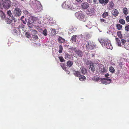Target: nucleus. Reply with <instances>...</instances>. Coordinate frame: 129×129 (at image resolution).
<instances>
[{"label":"nucleus","mask_w":129,"mask_h":129,"mask_svg":"<svg viewBox=\"0 0 129 129\" xmlns=\"http://www.w3.org/2000/svg\"><path fill=\"white\" fill-rule=\"evenodd\" d=\"M98 40L103 47H105L108 49H112V47L110 42V40L105 38H99Z\"/></svg>","instance_id":"1"},{"label":"nucleus","mask_w":129,"mask_h":129,"mask_svg":"<svg viewBox=\"0 0 129 129\" xmlns=\"http://www.w3.org/2000/svg\"><path fill=\"white\" fill-rule=\"evenodd\" d=\"M95 47V45L91 41H89L86 45V48L87 50H92Z\"/></svg>","instance_id":"2"},{"label":"nucleus","mask_w":129,"mask_h":129,"mask_svg":"<svg viewBox=\"0 0 129 129\" xmlns=\"http://www.w3.org/2000/svg\"><path fill=\"white\" fill-rule=\"evenodd\" d=\"M75 15L78 19L82 21H84L85 18V15L81 11L76 12L75 13Z\"/></svg>","instance_id":"3"},{"label":"nucleus","mask_w":129,"mask_h":129,"mask_svg":"<svg viewBox=\"0 0 129 129\" xmlns=\"http://www.w3.org/2000/svg\"><path fill=\"white\" fill-rule=\"evenodd\" d=\"M11 2L10 0H5L3 3L4 7L5 9H8L11 6Z\"/></svg>","instance_id":"4"},{"label":"nucleus","mask_w":129,"mask_h":129,"mask_svg":"<svg viewBox=\"0 0 129 129\" xmlns=\"http://www.w3.org/2000/svg\"><path fill=\"white\" fill-rule=\"evenodd\" d=\"M14 14L16 16H19L21 14V11L18 8H15L14 11Z\"/></svg>","instance_id":"5"},{"label":"nucleus","mask_w":129,"mask_h":129,"mask_svg":"<svg viewBox=\"0 0 129 129\" xmlns=\"http://www.w3.org/2000/svg\"><path fill=\"white\" fill-rule=\"evenodd\" d=\"M95 10L94 8H90L88 9L87 14L88 15L92 16L95 12Z\"/></svg>","instance_id":"6"},{"label":"nucleus","mask_w":129,"mask_h":129,"mask_svg":"<svg viewBox=\"0 0 129 129\" xmlns=\"http://www.w3.org/2000/svg\"><path fill=\"white\" fill-rule=\"evenodd\" d=\"M31 19L34 21L33 22L37 25L39 26L40 25L41 22L38 19V18L33 16L31 17Z\"/></svg>","instance_id":"7"},{"label":"nucleus","mask_w":129,"mask_h":129,"mask_svg":"<svg viewBox=\"0 0 129 129\" xmlns=\"http://www.w3.org/2000/svg\"><path fill=\"white\" fill-rule=\"evenodd\" d=\"M89 4L87 2H84L81 5V8L84 9H86L89 7Z\"/></svg>","instance_id":"8"},{"label":"nucleus","mask_w":129,"mask_h":129,"mask_svg":"<svg viewBox=\"0 0 129 129\" xmlns=\"http://www.w3.org/2000/svg\"><path fill=\"white\" fill-rule=\"evenodd\" d=\"M78 39V35H77L73 36L71 37V39L73 42H77V40Z\"/></svg>","instance_id":"9"},{"label":"nucleus","mask_w":129,"mask_h":129,"mask_svg":"<svg viewBox=\"0 0 129 129\" xmlns=\"http://www.w3.org/2000/svg\"><path fill=\"white\" fill-rule=\"evenodd\" d=\"M112 15L115 17L117 16L119 14L118 11L116 9L113 10L112 12Z\"/></svg>","instance_id":"10"},{"label":"nucleus","mask_w":129,"mask_h":129,"mask_svg":"<svg viewBox=\"0 0 129 129\" xmlns=\"http://www.w3.org/2000/svg\"><path fill=\"white\" fill-rule=\"evenodd\" d=\"M80 70L82 74L84 75L86 74L87 72V69L84 68H80Z\"/></svg>","instance_id":"11"},{"label":"nucleus","mask_w":129,"mask_h":129,"mask_svg":"<svg viewBox=\"0 0 129 129\" xmlns=\"http://www.w3.org/2000/svg\"><path fill=\"white\" fill-rule=\"evenodd\" d=\"M0 16L2 20H4L6 18L5 14L1 10H0Z\"/></svg>","instance_id":"12"},{"label":"nucleus","mask_w":129,"mask_h":129,"mask_svg":"<svg viewBox=\"0 0 129 129\" xmlns=\"http://www.w3.org/2000/svg\"><path fill=\"white\" fill-rule=\"evenodd\" d=\"M94 64L92 63L90 64L89 66V69L91 70V71L93 72L94 71H95V68L94 66Z\"/></svg>","instance_id":"13"},{"label":"nucleus","mask_w":129,"mask_h":129,"mask_svg":"<svg viewBox=\"0 0 129 129\" xmlns=\"http://www.w3.org/2000/svg\"><path fill=\"white\" fill-rule=\"evenodd\" d=\"M75 52L80 57H82L83 55L82 52L79 50H77V49Z\"/></svg>","instance_id":"14"},{"label":"nucleus","mask_w":129,"mask_h":129,"mask_svg":"<svg viewBox=\"0 0 129 129\" xmlns=\"http://www.w3.org/2000/svg\"><path fill=\"white\" fill-rule=\"evenodd\" d=\"M68 2H64L62 5V7L63 8L65 9H67L68 6Z\"/></svg>","instance_id":"15"},{"label":"nucleus","mask_w":129,"mask_h":129,"mask_svg":"<svg viewBox=\"0 0 129 129\" xmlns=\"http://www.w3.org/2000/svg\"><path fill=\"white\" fill-rule=\"evenodd\" d=\"M14 33L15 35H17L18 34H19L20 33V31L18 28H16L15 29L13 30Z\"/></svg>","instance_id":"16"},{"label":"nucleus","mask_w":129,"mask_h":129,"mask_svg":"<svg viewBox=\"0 0 129 129\" xmlns=\"http://www.w3.org/2000/svg\"><path fill=\"white\" fill-rule=\"evenodd\" d=\"M58 42L60 43H63L65 42V40L61 37H59L58 40Z\"/></svg>","instance_id":"17"},{"label":"nucleus","mask_w":129,"mask_h":129,"mask_svg":"<svg viewBox=\"0 0 129 129\" xmlns=\"http://www.w3.org/2000/svg\"><path fill=\"white\" fill-rule=\"evenodd\" d=\"M6 22L8 24H10L12 22V20L8 18H5Z\"/></svg>","instance_id":"18"},{"label":"nucleus","mask_w":129,"mask_h":129,"mask_svg":"<svg viewBox=\"0 0 129 129\" xmlns=\"http://www.w3.org/2000/svg\"><path fill=\"white\" fill-rule=\"evenodd\" d=\"M67 64L68 67H71L73 65V63L71 60H69L67 62Z\"/></svg>","instance_id":"19"},{"label":"nucleus","mask_w":129,"mask_h":129,"mask_svg":"<svg viewBox=\"0 0 129 129\" xmlns=\"http://www.w3.org/2000/svg\"><path fill=\"white\" fill-rule=\"evenodd\" d=\"M79 77V79L80 81H83L85 80L86 79V77L84 76L81 75Z\"/></svg>","instance_id":"20"},{"label":"nucleus","mask_w":129,"mask_h":129,"mask_svg":"<svg viewBox=\"0 0 129 129\" xmlns=\"http://www.w3.org/2000/svg\"><path fill=\"white\" fill-rule=\"evenodd\" d=\"M116 40L118 45L119 46H121V45L120 41L119 39L118 38H116Z\"/></svg>","instance_id":"21"},{"label":"nucleus","mask_w":129,"mask_h":129,"mask_svg":"<svg viewBox=\"0 0 129 129\" xmlns=\"http://www.w3.org/2000/svg\"><path fill=\"white\" fill-rule=\"evenodd\" d=\"M33 41L36 42L37 41L38 39V36L36 35H34L33 36Z\"/></svg>","instance_id":"22"},{"label":"nucleus","mask_w":129,"mask_h":129,"mask_svg":"<svg viewBox=\"0 0 129 129\" xmlns=\"http://www.w3.org/2000/svg\"><path fill=\"white\" fill-rule=\"evenodd\" d=\"M100 78L96 77H93L92 78V80L97 82L100 80Z\"/></svg>","instance_id":"23"},{"label":"nucleus","mask_w":129,"mask_h":129,"mask_svg":"<svg viewBox=\"0 0 129 129\" xmlns=\"http://www.w3.org/2000/svg\"><path fill=\"white\" fill-rule=\"evenodd\" d=\"M116 27L117 28V29L118 30H120L122 29V26L119 24H117L116 25Z\"/></svg>","instance_id":"24"},{"label":"nucleus","mask_w":129,"mask_h":129,"mask_svg":"<svg viewBox=\"0 0 129 129\" xmlns=\"http://www.w3.org/2000/svg\"><path fill=\"white\" fill-rule=\"evenodd\" d=\"M109 70L110 72H112L113 73H115V70L113 67H110L109 68Z\"/></svg>","instance_id":"25"},{"label":"nucleus","mask_w":129,"mask_h":129,"mask_svg":"<svg viewBox=\"0 0 129 129\" xmlns=\"http://www.w3.org/2000/svg\"><path fill=\"white\" fill-rule=\"evenodd\" d=\"M51 36H53L55 35L56 34V31L55 29H53L51 31Z\"/></svg>","instance_id":"26"},{"label":"nucleus","mask_w":129,"mask_h":129,"mask_svg":"<svg viewBox=\"0 0 129 129\" xmlns=\"http://www.w3.org/2000/svg\"><path fill=\"white\" fill-rule=\"evenodd\" d=\"M74 74L77 77H78L81 75V73L79 71H75V73H74Z\"/></svg>","instance_id":"27"},{"label":"nucleus","mask_w":129,"mask_h":129,"mask_svg":"<svg viewBox=\"0 0 129 129\" xmlns=\"http://www.w3.org/2000/svg\"><path fill=\"white\" fill-rule=\"evenodd\" d=\"M108 15V12H105L103 13L102 15V16L103 18H105Z\"/></svg>","instance_id":"28"},{"label":"nucleus","mask_w":129,"mask_h":129,"mask_svg":"<svg viewBox=\"0 0 129 129\" xmlns=\"http://www.w3.org/2000/svg\"><path fill=\"white\" fill-rule=\"evenodd\" d=\"M119 22L122 25H124L125 24V21L122 19L119 20Z\"/></svg>","instance_id":"29"},{"label":"nucleus","mask_w":129,"mask_h":129,"mask_svg":"<svg viewBox=\"0 0 129 129\" xmlns=\"http://www.w3.org/2000/svg\"><path fill=\"white\" fill-rule=\"evenodd\" d=\"M109 9H112L114 5V4L113 2H110V3L109 4Z\"/></svg>","instance_id":"30"},{"label":"nucleus","mask_w":129,"mask_h":129,"mask_svg":"<svg viewBox=\"0 0 129 129\" xmlns=\"http://www.w3.org/2000/svg\"><path fill=\"white\" fill-rule=\"evenodd\" d=\"M123 12L124 14L126 15L127 14V11H128V10L126 8H124L123 9Z\"/></svg>","instance_id":"31"},{"label":"nucleus","mask_w":129,"mask_h":129,"mask_svg":"<svg viewBox=\"0 0 129 129\" xmlns=\"http://www.w3.org/2000/svg\"><path fill=\"white\" fill-rule=\"evenodd\" d=\"M60 66L64 70H65L66 69L67 67L65 66L64 63H61L60 64Z\"/></svg>","instance_id":"32"},{"label":"nucleus","mask_w":129,"mask_h":129,"mask_svg":"<svg viewBox=\"0 0 129 129\" xmlns=\"http://www.w3.org/2000/svg\"><path fill=\"white\" fill-rule=\"evenodd\" d=\"M59 50L58 51L59 53H61L62 52L63 50V48L62 46L61 45H60L59 46Z\"/></svg>","instance_id":"33"},{"label":"nucleus","mask_w":129,"mask_h":129,"mask_svg":"<svg viewBox=\"0 0 129 129\" xmlns=\"http://www.w3.org/2000/svg\"><path fill=\"white\" fill-rule=\"evenodd\" d=\"M101 72L103 73H105L106 72V70L105 68L103 67L101 68Z\"/></svg>","instance_id":"34"},{"label":"nucleus","mask_w":129,"mask_h":129,"mask_svg":"<svg viewBox=\"0 0 129 129\" xmlns=\"http://www.w3.org/2000/svg\"><path fill=\"white\" fill-rule=\"evenodd\" d=\"M117 35L118 37L120 38H122V35L121 34L120 31H118L117 32Z\"/></svg>","instance_id":"35"},{"label":"nucleus","mask_w":129,"mask_h":129,"mask_svg":"<svg viewBox=\"0 0 129 129\" xmlns=\"http://www.w3.org/2000/svg\"><path fill=\"white\" fill-rule=\"evenodd\" d=\"M7 14L10 17H11L12 15L11 11L10 10L7 11Z\"/></svg>","instance_id":"36"},{"label":"nucleus","mask_w":129,"mask_h":129,"mask_svg":"<svg viewBox=\"0 0 129 129\" xmlns=\"http://www.w3.org/2000/svg\"><path fill=\"white\" fill-rule=\"evenodd\" d=\"M124 47L127 50H129V44H125L124 45Z\"/></svg>","instance_id":"37"},{"label":"nucleus","mask_w":129,"mask_h":129,"mask_svg":"<svg viewBox=\"0 0 129 129\" xmlns=\"http://www.w3.org/2000/svg\"><path fill=\"white\" fill-rule=\"evenodd\" d=\"M58 58L60 59V62H63L65 61L64 59L62 56H59Z\"/></svg>","instance_id":"38"},{"label":"nucleus","mask_w":129,"mask_h":129,"mask_svg":"<svg viewBox=\"0 0 129 129\" xmlns=\"http://www.w3.org/2000/svg\"><path fill=\"white\" fill-rule=\"evenodd\" d=\"M47 31L46 29H45L43 31V34L45 36H46L47 35Z\"/></svg>","instance_id":"39"},{"label":"nucleus","mask_w":129,"mask_h":129,"mask_svg":"<svg viewBox=\"0 0 129 129\" xmlns=\"http://www.w3.org/2000/svg\"><path fill=\"white\" fill-rule=\"evenodd\" d=\"M25 35L26 37L27 38H29L30 37V34L28 32L25 33Z\"/></svg>","instance_id":"40"},{"label":"nucleus","mask_w":129,"mask_h":129,"mask_svg":"<svg viewBox=\"0 0 129 129\" xmlns=\"http://www.w3.org/2000/svg\"><path fill=\"white\" fill-rule=\"evenodd\" d=\"M27 25L28 27L30 28H32L33 27V24L29 22H27Z\"/></svg>","instance_id":"41"},{"label":"nucleus","mask_w":129,"mask_h":129,"mask_svg":"<svg viewBox=\"0 0 129 129\" xmlns=\"http://www.w3.org/2000/svg\"><path fill=\"white\" fill-rule=\"evenodd\" d=\"M125 30L127 31H129V25H126L125 27Z\"/></svg>","instance_id":"42"},{"label":"nucleus","mask_w":129,"mask_h":129,"mask_svg":"<svg viewBox=\"0 0 129 129\" xmlns=\"http://www.w3.org/2000/svg\"><path fill=\"white\" fill-rule=\"evenodd\" d=\"M105 80L104 82V84H106V81H109L110 82L111 81V79H105Z\"/></svg>","instance_id":"43"},{"label":"nucleus","mask_w":129,"mask_h":129,"mask_svg":"<svg viewBox=\"0 0 129 129\" xmlns=\"http://www.w3.org/2000/svg\"><path fill=\"white\" fill-rule=\"evenodd\" d=\"M100 20L101 22H104L106 23H107V22L106 21L105 19H100Z\"/></svg>","instance_id":"44"},{"label":"nucleus","mask_w":129,"mask_h":129,"mask_svg":"<svg viewBox=\"0 0 129 129\" xmlns=\"http://www.w3.org/2000/svg\"><path fill=\"white\" fill-rule=\"evenodd\" d=\"M121 41L122 44L124 45L126 42V40L124 39H121Z\"/></svg>","instance_id":"45"},{"label":"nucleus","mask_w":129,"mask_h":129,"mask_svg":"<svg viewBox=\"0 0 129 129\" xmlns=\"http://www.w3.org/2000/svg\"><path fill=\"white\" fill-rule=\"evenodd\" d=\"M99 1L100 3L102 4H104L105 5L106 4H105L104 0H99Z\"/></svg>","instance_id":"46"},{"label":"nucleus","mask_w":129,"mask_h":129,"mask_svg":"<svg viewBox=\"0 0 129 129\" xmlns=\"http://www.w3.org/2000/svg\"><path fill=\"white\" fill-rule=\"evenodd\" d=\"M70 4V2H68V8L70 9H72V6H71Z\"/></svg>","instance_id":"47"},{"label":"nucleus","mask_w":129,"mask_h":129,"mask_svg":"<svg viewBox=\"0 0 129 129\" xmlns=\"http://www.w3.org/2000/svg\"><path fill=\"white\" fill-rule=\"evenodd\" d=\"M70 49L71 50L74 51L75 52L76 51L77 49L76 48H73V47H71L70 48Z\"/></svg>","instance_id":"48"},{"label":"nucleus","mask_w":129,"mask_h":129,"mask_svg":"<svg viewBox=\"0 0 129 129\" xmlns=\"http://www.w3.org/2000/svg\"><path fill=\"white\" fill-rule=\"evenodd\" d=\"M64 70L66 71V72L68 74H69L70 73V72L69 70L68 69H67V68H66V69Z\"/></svg>","instance_id":"49"},{"label":"nucleus","mask_w":129,"mask_h":129,"mask_svg":"<svg viewBox=\"0 0 129 129\" xmlns=\"http://www.w3.org/2000/svg\"><path fill=\"white\" fill-rule=\"evenodd\" d=\"M126 20L127 22H129V16H127L126 17Z\"/></svg>","instance_id":"50"},{"label":"nucleus","mask_w":129,"mask_h":129,"mask_svg":"<svg viewBox=\"0 0 129 129\" xmlns=\"http://www.w3.org/2000/svg\"><path fill=\"white\" fill-rule=\"evenodd\" d=\"M33 32H34V33L35 34H36L37 33V31L35 29L33 30Z\"/></svg>","instance_id":"51"},{"label":"nucleus","mask_w":129,"mask_h":129,"mask_svg":"<svg viewBox=\"0 0 129 129\" xmlns=\"http://www.w3.org/2000/svg\"><path fill=\"white\" fill-rule=\"evenodd\" d=\"M65 58H67L69 56V54L68 53L65 54Z\"/></svg>","instance_id":"52"},{"label":"nucleus","mask_w":129,"mask_h":129,"mask_svg":"<svg viewBox=\"0 0 129 129\" xmlns=\"http://www.w3.org/2000/svg\"><path fill=\"white\" fill-rule=\"evenodd\" d=\"M109 1V0H105V4H107Z\"/></svg>","instance_id":"53"},{"label":"nucleus","mask_w":129,"mask_h":129,"mask_svg":"<svg viewBox=\"0 0 129 129\" xmlns=\"http://www.w3.org/2000/svg\"><path fill=\"white\" fill-rule=\"evenodd\" d=\"M109 76V74L108 73H107L105 75L106 77H108V76Z\"/></svg>","instance_id":"54"},{"label":"nucleus","mask_w":129,"mask_h":129,"mask_svg":"<svg viewBox=\"0 0 129 129\" xmlns=\"http://www.w3.org/2000/svg\"><path fill=\"white\" fill-rule=\"evenodd\" d=\"M24 13H26L27 14H28V12L27 11H24Z\"/></svg>","instance_id":"55"},{"label":"nucleus","mask_w":129,"mask_h":129,"mask_svg":"<svg viewBox=\"0 0 129 129\" xmlns=\"http://www.w3.org/2000/svg\"><path fill=\"white\" fill-rule=\"evenodd\" d=\"M82 0H76V1L78 2H82Z\"/></svg>","instance_id":"56"},{"label":"nucleus","mask_w":129,"mask_h":129,"mask_svg":"<svg viewBox=\"0 0 129 129\" xmlns=\"http://www.w3.org/2000/svg\"><path fill=\"white\" fill-rule=\"evenodd\" d=\"M87 2H89V3H90L92 2V1H91V0H87Z\"/></svg>","instance_id":"57"},{"label":"nucleus","mask_w":129,"mask_h":129,"mask_svg":"<svg viewBox=\"0 0 129 129\" xmlns=\"http://www.w3.org/2000/svg\"><path fill=\"white\" fill-rule=\"evenodd\" d=\"M92 56V57H94V54H91Z\"/></svg>","instance_id":"58"},{"label":"nucleus","mask_w":129,"mask_h":129,"mask_svg":"<svg viewBox=\"0 0 129 129\" xmlns=\"http://www.w3.org/2000/svg\"><path fill=\"white\" fill-rule=\"evenodd\" d=\"M93 2H94V3H96V0H93Z\"/></svg>","instance_id":"59"},{"label":"nucleus","mask_w":129,"mask_h":129,"mask_svg":"<svg viewBox=\"0 0 129 129\" xmlns=\"http://www.w3.org/2000/svg\"><path fill=\"white\" fill-rule=\"evenodd\" d=\"M23 23L24 24H26V21H24Z\"/></svg>","instance_id":"60"},{"label":"nucleus","mask_w":129,"mask_h":129,"mask_svg":"<svg viewBox=\"0 0 129 129\" xmlns=\"http://www.w3.org/2000/svg\"><path fill=\"white\" fill-rule=\"evenodd\" d=\"M22 27L23 28H24V25H22Z\"/></svg>","instance_id":"61"},{"label":"nucleus","mask_w":129,"mask_h":129,"mask_svg":"<svg viewBox=\"0 0 129 129\" xmlns=\"http://www.w3.org/2000/svg\"><path fill=\"white\" fill-rule=\"evenodd\" d=\"M1 3L0 2V7H1Z\"/></svg>","instance_id":"62"},{"label":"nucleus","mask_w":129,"mask_h":129,"mask_svg":"<svg viewBox=\"0 0 129 129\" xmlns=\"http://www.w3.org/2000/svg\"><path fill=\"white\" fill-rule=\"evenodd\" d=\"M21 1H24V0H21Z\"/></svg>","instance_id":"63"},{"label":"nucleus","mask_w":129,"mask_h":129,"mask_svg":"<svg viewBox=\"0 0 129 129\" xmlns=\"http://www.w3.org/2000/svg\"><path fill=\"white\" fill-rule=\"evenodd\" d=\"M15 25V24L14 23V24H13V25Z\"/></svg>","instance_id":"64"}]
</instances>
